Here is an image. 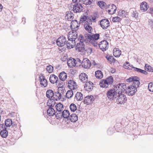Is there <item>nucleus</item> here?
<instances>
[{"mask_svg": "<svg viewBox=\"0 0 153 153\" xmlns=\"http://www.w3.org/2000/svg\"><path fill=\"white\" fill-rule=\"evenodd\" d=\"M94 100V97L91 95L85 97L83 101L84 103L87 105L91 104Z\"/></svg>", "mask_w": 153, "mask_h": 153, "instance_id": "12", "label": "nucleus"}, {"mask_svg": "<svg viewBox=\"0 0 153 153\" xmlns=\"http://www.w3.org/2000/svg\"><path fill=\"white\" fill-rule=\"evenodd\" d=\"M140 84V83L139 81V84H137V83H136V82H133V84L131 85V86H139Z\"/></svg>", "mask_w": 153, "mask_h": 153, "instance_id": "59", "label": "nucleus"}, {"mask_svg": "<svg viewBox=\"0 0 153 153\" xmlns=\"http://www.w3.org/2000/svg\"><path fill=\"white\" fill-rule=\"evenodd\" d=\"M58 77L54 74L51 75L50 77L49 80L51 83L54 84L58 83Z\"/></svg>", "mask_w": 153, "mask_h": 153, "instance_id": "23", "label": "nucleus"}, {"mask_svg": "<svg viewBox=\"0 0 153 153\" xmlns=\"http://www.w3.org/2000/svg\"><path fill=\"white\" fill-rule=\"evenodd\" d=\"M121 54V51L118 48H115L113 49V54L115 57H119Z\"/></svg>", "mask_w": 153, "mask_h": 153, "instance_id": "29", "label": "nucleus"}, {"mask_svg": "<svg viewBox=\"0 0 153 153\" xmlns=\"http://www.w3.org/2000/svg\"><path fill=\"white\" fill-rule=\"evenodd\" d=\"M149 8V6L147 2L143 1L140 4V9L142 12H145Z\"/></svg>", "mask_w": 153, "mask_h": 153, "instance_id": "18", "label": "nucleus"}, {"mask_svg": "<svg viewBox=\"0 0 153 153\" xmlns=\"http://www.w3.org/2000/svg\"><path fill=\"white\" fill-rule=\"evenodd\" d=\"M53 96V92L52 90L49 89L47 91L46 96L49 99H51L50 98H52Z\"/></svg>", "mask_w": 153, "mask_h": 153, "instance_id": "35", "label": "nucleus"}, {"mask_svg": "<svg viewBox=\"0 0 153 153\" xmlns=\"http://www.w3.org/2000/svg\"><path fill=\"white\" fill-rule=\"evenodd\" d=\"M88 41L91 42L94 47H97L98 45L99 46V43H98L97 40H91Z\"/></svg>", "mask_w": 153, "mask_h": 153, "instance_id": "46", "label": "nucleus"}, {"mask_svg": "<svg viewBox=\"0 0 153 153\" xmlns=\"http://www.w3.org/2000/svg\"><path fill=\"white\" fill-rule=\"evenodd\" d=\"M71 27L72 29H74L75 30H77L78 27L79 26V24H78L76 20H72L71 23Z\"/></svg>", "mask_w": 153, "mask_h": 153, "instance_id": "19", "label": "nucleus"}, {"mask_svg": "<svg viewBox=\"0 0 153 153\" xmlns=\"http://www.w3.org/2000/svg\"><path fill=\"white\" fill-rule=\"evenodd\" d=\"M58 88V91H59L61 94H64L65 92L66 91L64 87H57Z\"/></svg>", "mask_w": 153, "mask_h": 153, "instance_id": "47", "label": "nucleus"}, {"mask_svg": "<svg viewBox=\"0 0 153 153\" xmlns=\"http://www.w3.org/2000/svg\"><path fill=\"white\" fill-rule=\"evenodd\" d=\"M116 89L112 88L108 90L107 92L106 95L108 98L111 100H113L117 98V96L120 91V87H115Z\"/></svg>", "mask_w": 153, "mask_h": 153, "instance_id": "1", "label": "nucleus"}, {"mask_svg": "<svg viewBox=\"0 0 153 153\" xmlns=\"http://www.w3.org/2000/svg\"><path fill=\"white\" fill-rule=\"evenodd\" d=\"M100 35L99 34H87L85 36V38H86L87 40H98L99 39Z\"/></svg>", "mask_w": 153, "mask_h": 153, "instance_id": "10", "label": "nucleus"}, {"mask_svg": "<svg viewBox=\"0 0 153 153\" xmlns=\"http://www.w3.org/2000/svg\"><path fill=\"white\" fill-rule=\"evenodd\" d=\"M121 20L120 18L118 16L114 17L112 19V21L114 22H119Z\"/></svg>", "mask_w": 153, "mask_h": 153, "instance_id": "48", "label": "nucleus"}, {"mask_svg": "<svg viewBox=\"0 0 153 153\" xmlns=\"http://www.w3.org/2000/svg\"><path fill=\"white\" fill-rule=\"evenodd\" d=\"M119 93L117 98V102L120 104H124L127 100V97L126 95L123 93L121 89Z\"/></svg>", "mask_w": 153, "mask_h": 153, "instance_id": "3", "label": "nucleus"}, {"mask_svg": "<svg viewBox=\"0 0 153 153\" xmlns=\"http://www.w3.org/2000/svg\"><path fill=\"white\" fill-rule=\"evenodd\" d=\"M105 80L107 81L106 84L108 85H111L113 82V78L112 76H110L106 79Z\"/></svg>", "mask_w": 153, "mask_h": 153, "instance_id": "40", "label": "nucleus"}, {"mask_svg": "<svg viewBox=\"0 0 153 153\" xmlns=\"http://www.w3.org/2000/svg\"><path fill=\"white\" fill-rule=\"evenodd\" d=\"M105 57L107 60L111 63L113 62L115 60L112 56H110L108 55H106Z\"/></svg>", "mask_w": 153, "mask_h": 153, "instance_id": "51", "label": "nucleus"}, {"mask_svg": "<svg viewBox=\"0 0 153 153\" xmlns=\"http://www.w3.org/2000/svg\"><path fill=\"white\" fill-rule=\"evenodd\" d=\"M9 115L11 117H14L15 115V113L12 112L9 114Z\"/></svg>", "mask_w": 153, "mask_h": 153, "instance_id": "62", "label": "nucleus"}, {"mask_svg": "<svg viewBox=\"0 0 153 153\" xmlns=\"http://www.w3.org/2000/svg\"><path fill=\"white\" fill-rule=\"evenodd\" d=\"M68 86H70V85L71 86H77L76 82L73 80H70L68 82Z\"/></svg>", "mask_w": 153, "mask_h": 153, "instance_id": "44", "label": "nucleus"}, {"mask_svg": "<svg viewBox=\"0 0 153 153\" xmlns=\"http://www.w3.org/2000/svg\"><path fill=\"white\" fill-rule=\"evenodd\" d=\"M130 11L132 17L135 18H136L137 17L138 13L135 9L133 8L131 9Z\"/></svg>", "mask_w": 153, "mask_h": 153, "instance_id": "39", "label": "nucleus"}, {"mask_svg": "<svg viewBox=\"0 0 153 153\" xmlns=\"http://www.w3.org/2000/svg\"><path fill=\"white\" fill-rule=\"evenodd\" d=\"M10 127L12 128H13V130L15 131H16V128L17 127V124L15 122H12V124Z\"/></svg>", "mask_w": 153, "mask_h": 153, "instance_id": "56", "label": "nucleus"}, {"mask_svg": "<svg viewBox=\"0 0 153 153\" xmlns=\"http://www.w3.org/2000/svg\"><path fill=\"white\" fill-rule=\"evenodd\" d=\"M65 17L68 21H71L74 17V15L71 11H68L66 13Z\"/></svg>", "mask_w": 153, "mask_h": 153, "instance_id": "28", "label": "nucleus"}, {"mask_svg": "<svg viewBox=\"0 0 153 153\" xmlns=\"http://www.w3.org/2000/svg\"><path fill=\"white\" fill-rule=\"evenodd\" d=\"M70 121L73 122H75L78 120V116L75 114H71L70 117Z\"/></svg>", "mask_w": 153, "mask_h": 153, "instance_id": "34", "label": "nucleus"}, {"mask_svg": "<svg viewBox=\"0 0 153 153\" xmlns=\"http://www.w3.org/2000/svg\"><path fill=\"white\" fill-rule=\"evenodd\" d=\"M108 7L110 9L108 10V13L110 14H113L116 12L117 8L115 5L112 4Z\"/></svg>", "mask_w": 153, "mask_h": 153, "instance_id": "21", "label": "nucleus"}, {"mask_svg": "<svg viewBox=\"0 0 153 153\" xmlns=\"http://www.w3.org/2000/svg\"><path fill=\"white\" fill-rule=\"evenodd\" d=\"M86 38L82 36L79 40V42L77 43L75 48L79 52H82L86 51L85 48V44H86L87 40Z\"/></svg>", "mask_w": 153, "mask_h": 153, "instance_id": "2", "label": "nucleus"}, {"mask_svg": "<svg viewBox=\"0 0 153 153\" xmlns=\"http://www.w3.org/2000/svg\"><path fill=\"white\" fill-rule=\"evenodd\" d=\"M118 15L120 16L127 17L128 16V13L124 10H120Z\"/></svg>", "mask_w": 153, "mask_h": 153, "instance_id": "32", "label": "nucleus"}, {"mask_svg": "<svg viewBox=\"0 0 153 153\" xmlns=\"http://www.w3.org/2000/svg\"><path fill=\"white\" fill-rule=\"evenodd\" d=\"M67 42L66 39L65 37L63 36L59 37L56 41L57 45L59 46H63Z\"/></svg>", "mask_w": 153, "mask_h": 153, "instance_id": "8", "label": "nucleus"}, {"mask_svg": "<svg viewBox=\"0 0 153 153\" xmlns=\"http://www.w3.org/2000/svg\"><path fill=\"white\" fill-rule=\"evenodd\" d=\"M73 92L72 90H69L66 93V97L68 99H70L73 96Z\"/></svg>", "mask_w": 153, "mask_h": 153, "instance_id": "38", "label": "nucleus"}, {"mask_svg": "<svg viewBox=\"0 0 153 153\" xmlns=\"http://www.w3.org/2000/svg\"><path fill=\"white\" fill-rule=\"evenodd\" d=\"M79 78L82 82L85 83L84 86H90V85H93L92 82L90 81H88V76L84 73H81L79 76Z\"/></svg>", "mask_w": 153, "mask_h": 153, "instance_id": "4", "label": "nucleus"}, {"mask_svg": "<svg viewBox=\"0 0 153 153\" xmlns=\"http://www.w3.org/2000/svg\"><path fill=\"white\" fill-rule=\"evenodd\" d=\"M149 13L153 16V7H151L149 9Z\"/></svg>", "mask_w": 153, "mask_h": 153, "instance_id": "60", "label": "nucleus"}, {"mask_svg": "<svg viewBox=\"0 0 153 153\" xmlns=\"http://www.w3.org/2000/svg\"><path fill=\"white\" fill-rule=\"evenodd\" d=\"M62 97V95L61 93L58 91V90L57 92H53V97L54 100L57 101L58 100H60Z\"/></svg>", "mask_w": 153, "mask_h": 153, "instance_id": "22", "label": "nucleus"}, {"mask_svg": "<svg viewBox=\"0 0 153 153\" xmlns=\"http://www.w3.org/2000/svg\"><path fill=\"white\" fill-rule=\"evenodd\" d=\"M59 115H56V118L57 119H59L62 118H67L69 117L70 116V113L69 111L67 110H65L63 111L61 113H59Z\"/></svg>", "mask_w": 153, "mask_h": 153, "instance_id": "7", "label": "nucleus"}, {"mask_svg": "<svg viewBox=\"0 0 153 153\" xmlns=\"http://www.w3.org/2000/svg\"><path fill=\"white\" fill-rule=\"evenodd\" d=\"M99 46L102 51H105L108 49V43L105 40H103L99 43Z\"/></svg>", "mask_w": 153, "mask_h": 153, "instance_id": "9", "label": "nucleus"}, {"mask_svg": "<svg viewBox=\"0 0 153 153\" xmlns=\"http://www.w3.org/2000/svg\"><path fill=\"white\" fill-rule=\"evenodd\" d=\"M107 81L105 79H102L100 82V86H103L102 85H105L106 84Z\"/></svg>", "mask_w": 153, "mask_h": 153, "instance_id": "55", "label": "nucleus"}, {"mask_svg": "<svg viewBox=\"0 0 153 153\" xmlns=\"http://www.w3.org/2000/svg\"><path fill=\"white\" fill-rule=\"evenodd\" d=\"M123 66L124 68L128 69L131 70L133 68L134 71L138 73H140V71L141 70V69L134 67L132 65H130L129 63L128 62H126V63L124 64Z\"/></svg>", "mask_w": 153, "mask_h": 153, "instance_id": "15", "label": "nucleus"}, {"mask_svg": "<svg viewBox=\"0 0 153 153\" xmlns=\"http://www.w3.org/2000/svg\"><path fill=\"white\" fill-rule=\"evenodd\" d=\"M74 98L77 101H81L83 99L82 94L80 92H77Z\"/></svg>", "mask_w": 153, "mask_h": 153, "instance_id": "31", "label": "nucleus"}, {"mask_svg": "<svg viewBox=\"0 0 153 153\" xmlns=\"http://www.w3.org/2000/svg\"><path fill=\"white\" fill-rule=\"evenodd\" d=\"M68 40L66 43L67 48L69 49L73 48L75 45L76 41L72 39L70 35L68 36Z\"/></svg>", "mask_w": 153, "mask_h": 153, "instance_id": "6", "label": "nucleus"}, {"mask_svg": "<svg viewBox=\"0 0 153 153\" xmlns=\"http://www.w3.org/2000/svg\"><path fill=\"white\" fill-rule=\"evenodd\" d=\"M59 77L61 80H65L67 78V74L64 71L61 72L59 74Z\"/></svg>", "mask_w": 153, "mask_h": 153, "instance_id": "30", "label": "nucleus"}, {"mask_svg": "<svg viewBox=\"0 0 153 153\" xmlns=\"http://www.w3.org/2000/svg\"><path fill=\"white\" fill-rule=\"evenodd\" d=\"M105 3L103 1H100L98 2V5L101 8L104 7Z\"/></svg>", "mask_w": 153, "mask_h": 153, "instance_id": "49", "label": "nucleus"}, {"mask_svg": "<svg viewBox=\"0 0 153 153\" xmlns=\"http://www.w3.org/2000/svg\"><path fill=\"white\" fill-rule=\"evenodd\" d=\"M65 80H60L58 81V86H64L65 83L64 81Z\"/></svg>", "mask_w": 153, "mask_h": 153, "instance_id": "54", "label": "nucleus"}, {"mask_svg": "<svg viewBox=\"0 0 153 153\" xmlns=\"http://www.w3.org/2000/svg\"><path fill=\"white\" fill-rule=\"evenodd\" d=\"M71 37L73 39H74L77 41V40H78L77 38V32L75 31L74 33L73 32V34L71 35Z\"/></svg>", "mask_w": 153, "mask_h": 153, "instance_id": "43", "label": "nucleus"}, {"mask_svg": "<svg viewBox=\"0 0 153 153\" xmlns=\"http://www.w3.org/2000/svg\"><path fill=\"white\" fill-rule=\"evenodd\" d=\"M133 82H136L137 83V84H139V81L140 80L139 77L137 76H133Z\"/></svg>", "mask_w": 153, "mask_h": 153, "instance_id": "53", "label": "nucleus"}, {"mask_svg": "<svg viewBox=\"0 0 153 153\" xmlns=\"http://www.w3.org/2000/svg\"><path fill=\"white\" fill-rule=\"evenodd\" d=\"M46 69L48 72L49 73H52L53 70V67L51 65L47 66Z\"/></svg>", "mask_w": 153, "mask_h": 153, "instance_id": "50", "label": "nucleus"}, {"mask_svg": "<svg viewBox=\"0 0 153 153\" xmlns=\"http://www.w3.org/2000/svg\"><path fill=\"white\" fill-rule=\"evenodd\" d=\"M100 25L102 29L105 30L109 26V22L107 19H104L100 21Z\"/></svg>", "mask_w": 153, "mask_h": 153, "instance_id": "13", "label": "nucleus"}, {"mask_svg": "<svg viewBox=\"0 0 153 153\" xmlns=\"http://www.w3.org/2000/svg\"><path fill=\"white\" fill-rule=\"evenodd\" d=\"M81 64L82 67L85 69H89L91 65L90 61L87 58H85L83 59Z\"/></svg>", "mask_w": 153, "mask_h": 153, "instance_id": "16", "label": "nucleus"}, {"mask_svg": "<svg viewBox=\"0 0 153 153\" xmlns=\"http://www.w3.org/2000/svg\"><path fill=\"white\" fill-rule=\"evenodd\" d=\"M145 69L146 71L150 72H153V68L150 65H147V64L145 66Z\"/></svg>", "mask_w": 153, "mask_h": 153, "instance_id": "45", "label": "nucleus"}, {"mask_svg": "<svg viewBox=\"0 0 153 153\" xmlns=\"http://www.w3.org/2000/svg\"><path fill=\"white\" fill-rule=\"evenodd\" d=\"M1 125L2 130L0 132V135L2 137L6 138L8 135V132L7 130V128L6 127V126H4V123Z\"/></svg>", "mask_w": 153, "mask_h": 153, "instance_id": "17", "label": "nucleus"}, {"mask_svg": "<svg viewBox=\"0 0 153 153\" xmlns=\"http://www.w3.org/2000/svg\"><path fill=\"white\" fill-rule=\"evenodd\" d=\"M70 108L71 111L74 112L77 110V107L75 104L74 103H71L70 105Z\"/></svg>", "mask_w": 153, "mask_h": 153, "instance_id": "41", "label": "nucleus"}, {"mask_svg": "<svg viewBox=\"0 0 153 153\" xmlns=\"http://www.w3.org/2000/svg\"><path fill=\"white\" fill-rule=\"evenodd\" d=\"M127 87L125 93L129 96H132L137 91V87Z\"/></svg>", "mask_w": 153, "mask_h": 153, "instance_id": "5", "label": "nucleus"}, {"mask_svg": "<svg viewBox=\"0 0 153 153\" xmlns=\"http://www.w3.org/2000/svg\"><path fill=\"white\" fill-rule=\"evenodd\" d=\"M140 73H141L144 74L145 75H146L148 74L147 72L146 71H145L144 70H143L142 69H141V70L140 71Z\"/></svg>", "mask_w": 153, "mask_h": 153, "instance_id": "63", "label": "nucleus"}, {"mask_svg": "<svg viewBox=\"0 0 153 153\" xmlns=\"http://www.w3.org/2000/svg\"><path fill=\"white\" fill-rule=\"evenodd\" d=\"M90 23H85L84 24V27L85 30L89 33H91L93 29L92 27L90 25Z\"/></svg>", "mask_w": 153, "mask_h": 153, "instance_id": "33", "label": "nucleus"}, {"mask_svg": "<svg viewBox=\"0 0 153 153\" xmlns=\"http://www.w3.org/2000/svg\"><path fill=\"white\" fill-rule=\"evenodd\" d=\"M55 100L53 98L50 99L48 100L47 102V105L48 107L53 108L56 103Z\"/></svg>", "mask_w": 153, "mask_h": 153, "instance_id": "24", "label": "nucleus"}, {"mask_svg": "<svg viewBox=\"0 0 153 153\" xmlns=\"http://www.w3.org/2000/svg\"><path fill=\"white\" fill-rule=\"evenodd\" d=\"M40 84L43 86H47L48 84L47 81L45 78L44 76H42L39 77Z\"/></svg>", "mask_w": 153, "mask_h": 153, "instance_id": "25", "label": "nucleus"}, {"mask_svg": "<svg viewBox=\"0 0 153 153\" xmlns=\"http://www.w3.org/2000/svg\"><path fill=\"white\" fill-rule=\"evenodd\" d=\"M55 107L56 110V114H55V117H56V115H59V113L60 114L64 110V107L63 105L60 102L57 104Z\"/></svg>", "mask_w": 153, "mask_h": 153, "instance_id": "14", "label": "nucleus"}, {"mask_svg": "<svg viewBox=\"0 0 153 153\" xmlns=\"http://www.w3.org/2000/svg\"><path fill=\"white\" fill-rule=\"evenodd\" d=\"M95 76L98 79H101L103 76L102 72L100 70H97L95 72Z\"/></svg>", "mask_w": 153, "mask_h": 153, "instance_id": "37", "label": "nucleus"}, {"mask_svg": "<svg viewBox=\"0 0 153 153\" xmlns=\"http://www.w3.org/2000/svg\"><path fill=\"white\" fill-rule=\"evenodd\" d=\"M93 87H84L85 89L88 91H91L93 89Z\"/></svg>", "mask_w": 153, "mask_h": 153, "instance_id": "58", "label": "nucleus"}, {"mask_svg": "<svg viewBox=\"0 0 153 153\" xmlns=\"http://www.w3.org/2000/svg\"><path fill=\"white\" fill-rule=\"evenodd\" d=\"M48 108L47 110L48 114L50 116H52L54 115H55L56 114L55 110L52 108L48 107Z\"/></svg>", "mask_w": 153, "mask_h": 153, "instance_id": "27", "label": "nucleus"}, {"mask_svg": "<svg viewBox=\"0 0 153 153\" xmlns=\"http://www.w3.org/2000/svg\"><path fill=\"white\" fill-rule=\"evenodd\" d=\"M87 17L85 15H82L80 18L79 23H81L85 22V23H88Z\"/></svg>", "mask_w": 153, "mask_h": 153, "instance_id": "36", "label": "nucleus"}, {"mask_svg": "<svg viewBox=\"0 0 153 153\" xmlns=\"http://www.w3.org/2000/svg\"><path fill=\"white\" fill-rule=\"evenodd\" d=\"M133 76H132V77H130L128 79H127L126 80V81H127V82H133Z\"/></svg>", "mask_w": 153, "mask_h": 153, "instance_id": "61", "label": "nucleus"}, {"mask_svg": "<svg viewBox=\"0 0 153 153\" xmlns=\"http://www.w3.org/2000/svg\"><path fill=\"white\" fill-rule=\"evenodd\" d=\"M5 125L4 126H6V127L9 129L10 127L12 124V120L10 119H7L5 120L4 122Z\"/></svg>", "mask_w": 153, "mask_h": 153, "instance_id": "26", "label": "nucleus"}, {"mask_svg": "<svg viewBox=\"0 0 153 153\" xmlns=\"http://www.w3.org/2000/svg\"><path fill=\"white\" fill-rule=\"evenodd\" d=\"M75 64H76V66L78 67L80 66L82 62L81 60L79 59H76V60Z\"/></svg>", "mask_w": 153, "mask_h": 153, "instance_id": "52", "label": "nucleus"}, {"mask_svg": "<svg viewBox=\"0 0 153 153\" xmlns=\"http://www.w3.org/2000/svg\"><path fill=\"white\" fill-rule=\"evenodd\" d=\"M83 8L80 4L75 3L73 5L72 10L75 13H80L82 11Z\"/></svg>", "mask_w": 153, "mask_h": 153, "instance_id": "11", "label": "nucleus"}, {"mask_svg": "<svg viewBox=\"0 0 153 153\" xmlns=\"http://www.w3.org/2000/svg\"><path fill=\"white\" fill-rule=\"evenodd\" d=\"M115 132L114 128L110 127L108 128L107 130V133L109 135H111Z\"/></svg>", "mask_w": 153, "mask_h": 153, "instance_id": "42", "label": "nucleus"}, {"mask_svg": "<svg viewBox=\"0 0 153 153\" xmlns=\"http://www.w3.org/2000/svg\"><path fill=\"white\" fill-rule=\"evenodd\" d=\"M76 59L74 58H70L67 62V64L68 66L71 68H73L76 66L75 63Z\"/></svg>", "mask_w": 153, "mask_h": 153, "instance_id": "20", "label": "nucleus"}, {"mask_svg": "<svg viewBox=\"0 0 153 153\" xmlns=\"http://www.w3.org/2000/svg\"><path fill=\"white\" fill-rule=\"evenodd\" d=\"M149 90L150 92H153V87H148Z\"/></svg>", "mask_w": 153, "mask_h": 153, "instance_id": "64", "label": "nucleus"}, {"mask_svg": "<svg viewBox=\"0 0 153 153\" xmlns=\"http://www.w3.org/2000/svg\"><path fill=\"white\" fill-rule=\"evenodd\" d=\"M92 1L93 0H85L84 3L87 5H90L92 3Z\"/></svg>", "mask_w": 153, "mask_h": 153, "instance_id": "57", "label": "nucleus"}]
</instances>
